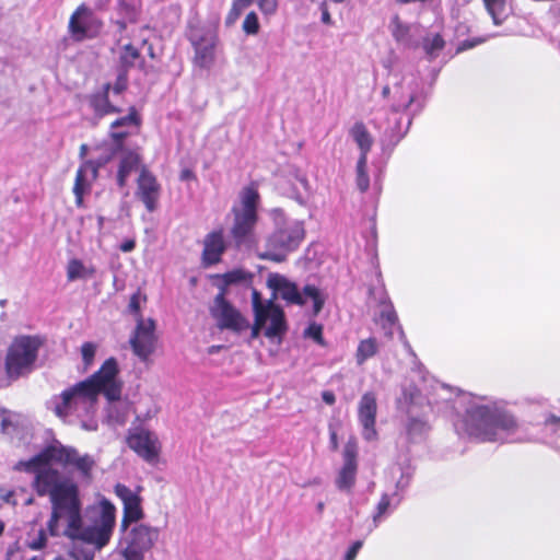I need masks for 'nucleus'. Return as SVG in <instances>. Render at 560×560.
<instances>
[{"label":"nucleus","instance_id":"f257e3e1","mask_svg":"<svg viewBox=\"0 0 560 560\" xmlns=\"http://www.w3.org/2000/svg\"><path fill=\"white\" fill-rule=\"evenodd\" d=\"M82 505L77 485H65L52 493V510L47 522L50 536L63 535L72 540H81L96 549L105 547L113 535L116 509L107 499L86 510L85 523L82 520Z\"/></svg>","mask_w":560,"mask_h":560},{"label":"nucleus","instance_id":"f03ea898","mask_svg":"<svg viewBox=\"0 0 560 560\" xmlns=\"http://www.w3.org/2000/svg\"><path fill=\"white\" fill-rule=\"evenodd\" d=\"M118 374L116 359L108 358L90 377L54 396L48 402L49 408L62 419L69 416L78 418L94 416L101 394L109 401L120 399L122 383L118 380Z\"/></svg>","mask_w":560,"mask_h":560},{"label":"nucleus","instance_id":"7ed1b4c3","mask_svg":"<svg viewBox=\"0 0 560 560\" xmlns=\"http://www.w3.org/2000/svg\"><path fill=\"white\" fill-rule=\"evenodd\" d=\"M456 404L465 406L464 418L455 423L459 435L479 441H497L499 431H512L515 419L502 404L487 397L460 394Z\"/></svg>","mask_w":560,"mask_h":560},{"label":"nucleus","instance_id":"20e7f679","mask_svg":"<svg viewBox=\"0 0 560 560\" xmlns=\"http://www.w3.org/2000/svg\"><path fill=\"white\" fill-rule=\"evenodd\" d=\"M389 75H393L396 81L393 88L385 85L382 89V97L387 101L394 118L393 124L388 121L381 139L384 149H393L405 137L412 117L420 113L423 107L418 97V84L415 80L404 84L399 73L392 69Z\"/></svg>","mask_w":560,"mask_h":560},{"label":"nucleus","instance_id":"39448f33","mask_svg":"<svg viewBox=\"0 0 560 560\" xmlns=\"http://www.w3.org/2000/svg\"><path fill=\"white\" fill-rule=\"evenodd\" d=\"M273 231L268 235L261 257L271 261L282 262L290 253L295 252L305 237L304 222L289 218L282 209L270 211Z\"/></svg>","mask_w":560,"mask_h":560},{"label":"nucleus","instance_id":"423d86ee","mask_svg":"<svg viewBox=\"0 0 560 560\" xmlns=\"http://www.w3.org/2000/svg\"><path fill=\"white\" fill-rule=\"evenodd\" d=\"M259 201L260 196L257 187L250 184L241 190L240 202L235 203L231 209L233 224L230 233L237 248H250L255 243Z\"/></svg>","mask_w":560,"mask_h":560},{"label":"nucleus","instance_id":"0eeeda50","mask_svg":"<svg viewBox=\"0 0 560 560\" xmlns=\"http://www.w3.org/2000/svg\"><path fill=\"white\" fill-rule=\"evenodd\" d=\"M50 460H54L52 447L44 450L27 460L18 462L14 465V469L35 474L34 487L37 494L40 497L49 495L50 503L52 504V493L55 490L60 489L65 485L74 483L63 478L57 469L49 467L48 463Z\"/></svg>","mask_w":560,"mask_h":560},{"label":"nucleus","instance_id":"6e6552de","mask_svg":"<svg viewBox=\"0 0 560 560\" xmlns=\"http://www.w3.org/2000/svg\"><path fill=\"white\" fill-rule=\"evenodd\" d=\"M40 345L39 338L34 336H20L13 340L5 358L10 378H18L33 370Z\"/></svg>","mask_w":560,"mask_h":560},{"label":"nucleus","instance_id":"1a4fd4ad","mask_svg":"<svg viewBox=\"0 0 560 560\" xmlns=\"http://www.w3.org/2000/svg\"><path fill=\"white\" fill-rule=\"evenodd\" d=\"M186 37L194 48L192 62L201 69H210L215 61V50L219 44L217 27L190 22Z\"/></svg>","mask_w":560,"mask_h":560},{"label":"nucleus","instance_id":"9d476101","mask_svg":"<svg viewBox=\"0 0 560 560\" xmlns=\"http://www.w3.org/2000/svg\"><path fill=\"white\" fill-rule=\"evenodd\" d=\"M276 289L280 296L289 304L302 306L306 303L307 299H311L315 315L322 311L325 304L324 293L314 284H306L301 291L296 283L281 277L276 284Z\"/></svg>","mask_w":560,"mask_h":560},{"label":"nucleus","instance_id":"9b49d317","mask_svg":"<svg viewBox=\"0 0 560 560\" xmlns=\"http://www.w3.org/2000/svg\"><path fill=\"white\" fill-rule=\"evenodd\" d=\"M210 314L215 319L219 329L242 331L247 328L248 323L242 314L225 299L224 288L215 295L210 306Z\"/></svg>","mask_w":560,"mask_h":560},{"label":"nucleus","instance_id":"f8f14e48","mask_svg":"<svg viewBox=\"0 0 560 560\" xmlns=\"http://www.w3.org/2000/svg\"><path fill=\"white\" fill-rule=\"evenodd\" d=\"M158 528L140 524L129 532L122 550L125 560H143L144 553L152 548L158 540Z\"/></svg>","mask_w":560,"mask_h":560},{"label":"nucleus","instance_id":"ddd939ff","mask_svg":"<svg viewBox=\"0 0 560 560\" xmlns=\"http://www.w3.org/2000/svg\"><path fill=\"white\" fill-rule=\"evenodd\" d=\"M102 26V21L84 4L77 8L69 21V32L77 42L96 37Z\"/></svg>","mask_w":560,"mask_h":560},{"label":"nucleus","instance_id":"4468645a","mask_svg":"<svg viewBox=\"0 0 560 560\" xmlns=\"http://www.w3.org/2000/svg\"><path fill=\"white\" fill-rule=\"evenodd\" d=\"M127 443L147 463L153 464L159 459L161 443L154 432L143 428H136L129 431Z\"/></svg>","mask_w":560,"mask_h":560},{"label":"nucleus","instance_id":"2eb2a0df","mask_svg":"<svg viewBox=\"0 0 560 560\" xmlns=\"http://www.w3.org/2000/svg\"><path fill=\"white\" fill-rule=\"evenodd\" d=\"M155 325L152 319H138L137 327L130 338V345L133 353L142 361L153 353L155 347Z\"/></svg>","mask_w":560,"mask_h":560},{"label":"nucleus","instance_id":"dca6fc26","mask_svg":"<svg viewBox=\"0 0 560 560\" xmlns=\"http://www.w3.org/2000/svg\"><path fill=\"white\" fill-rule=\"evenodd\" d=\"M52 458L63 465L72 466L83 478H90L95 466L91 455H80L75 448L69 446H52Z\"/></svg>","mask_w":560,"mask_h":560},{"label":"nucleus","instance_id":"f3484780","mask_svg":"<svg viewBox=\"0 0 560 560\" xmlns=\"http://www.w3.org/2000/svg\"><path fill=\"white\" fill-rule=\"evenodd\" d=\"M115 494L121 500L124 505V515L121 520V528L127 530L129 524L143 518L144 514L141 508V498L129 487L117 483L115 486Z\"/></svg>","mask_w":560,"mask_h":560},{"label":"nucleus","instance_id":"a211bd4d","mask_svg":"<svg viewBox=\"0 0 560 560\" xmlns=\"http://www.w3.org/2000/svg\"><path fill=\"white\" fill-rule=\"evenodd\" d=\"M160 195L161 186L156 177L143 167L137 180L136 196L143 202L149 212H153L158 208Z\"/></svg>","mask_w":560,"mask_h":560},{"label":"nucleus","instance_id":"6ab92c4d","mask_svg":"<svg viewBox=\"0 0 560 560\" xmlns=\"http://www.w3.org/2000/svg\"><path fill=\"white\" fill-rule=\"evenodd\" d=\"M376 411L377 404L375 395L371 392L363 394L359 401L358 418L362 425V435L366 441L376 439Z\"/></svg>","mask_w":560,"mask_h":560},{"label":"nucleus","instance_id":"aec40b11","mask_svg":"<svg viewBox=\"0 0 560 560\" xmlns=\"http://www.w3.org/2000/svg\"><path fill=\"white\" fill-rule=\"evenodd\" d=\"M110 83H105L101 89L88 94L85 101L93 112L94 124L105 116L120 113L121 109L109 101Z\"/></svg>","mask_w":560,"mask_h":560},{"label":"nucleus","instance_id":"412c9836","mask_svg":"<svg viewBox=\"0 0 560 560\" xmlns=\"http://www.w3.org/2000/svg\"><path fill=\"white\" fill-rule=\"evenodd\" d=\"M389 31L397 44L405 48H418L422 37L421 26L419 24L404 23L396 14L389 23Z\"/></svg>","mask_w":560,"mask_h":560},{"label":"nucleus","instance_id":"4be33fe9","mask_svg":"<svg viewBox=\"0 0 560 560\" xmlns=\"http://www.w3.org/2000/svg\"><path fill=\"white\" fill-rule=\"evenodd\" d=\"M357 451L351 444H347L343 450V465L336 478L338 490L350 493L357 478Z\"/></svg>","mask_w":560,"mask_h":560},{"label":"nucleus","instance_id":"5701e85b","mask_svg":"<svg viewBox=\"0 0 560 560\" xmlns=\"http://www.w3.org/2000/svg\"><path fill=\"white\" fill-rule=\"evenodd\" d=\"M97 176V165L92 161H85L77 171L73 194L75 196V205L83 206V197L91 189V183Z\"/></svg>","mask_w":560,"mask_h":560},{"label":"nucleus","instance_id":"b1692460","mask_svg":"<svg viewBox=\"0 0 560 560\" xmlns=\"http://www.w3.org/2000/svg\"><path fill=\"white\" fill-rule=\"evenodd\" d=\"M225 252V242L222 230L212 231L203 240L202 261L206 266H212L221 260Z\"/></svg>","mask_w":560,"mask_h":560},{"label":"nucleus","instance_id":"393cba45","mask_svg":"<svg viewBox=\"0 0 560 560\" xmlns=\"http://www.w3.org/2000/svg\"><path fill=\"white\" fill-rule=\"evenodd\" d=\"M259 308L266 316V323L268 320L270 322L269 326L266 328L265 335L269 338L282 335L285 331L283 311L270 301L267 304H262L260 300Z\"/></svg>","mask_w":560,"mask_h":560},{"label":"nucleus","instance_id":"a878e982","mask_svg":"<svg viewBox=\"0 0 560 560\" xmlns=\"http://www.w3.org/2000/svg\"><path fill=\"white\" fill-rule=\"evenodd\" d=\"M145 60L141 56L140 50L135 47L132 44H126L121 47L118 58L117 70L128 72L138 68L140 70L144 69Z\"/></svg>","mask_w":560,"mask_h":560},{"label":"nucleus","instance_id":"bb28decb","mask_svg":"<svg viewBox=\"0 0 560 560\" xmlns=\"http://www.w3.org/2000/svg\"><path fill=\"white\" fill-rule=\"evenodd\" d=\"M350 136L360 149L361 164L368 161V154L372 148L373 139L365 125L361 121L355 122L350 129Z\"/></svg>","mask_w":560,"mask_h":560},{"label":"nucleus","instance_id":"cd10ccee","mask_svg":"<svg viewBox=\"0 0 560 560\" xmlns=\"http://www.w3.org/2000/svg\"><path fill=\"white\" fill-rule=\"evenodd\" d=\"M117 11L121 20H117L116 24L122 32L127 27V23H135L139 15L138 0H117Z\"/></svg>","mask_w":560,"mask_h":560},{"label":"nucleus","instance_id":"c85d7f7f","mask_svg":"<svg viewBox=\"0 0 560 560\" xmlns=\"http://www.w3.org/2000/svg\"><path fill=\"white\" fill-rule=\"evenodd\" d=\"M399 470H400V477L396 481V486H395L396 490L393 493L394 508H397L401 503V501L404 499V492L409 487L411 479L413 477V472H415V469H413V467H411L410 464L400 466Z\"/></svg>","mask_w":560,"mask_h":560},{"label":"nucleus","instance_id":"c756f323","mask_svg":"<svg viewBox=\"0 0 560 560\" xmlns=\"http://www.w3.org/2000/svg\"><path fill=\"white\" fill-rule=\"evenodd\" d=\"M96 269L94 266H85L82 260L73 258L69 260L67 266L68 281H75L78 279L91 278L95 275Z\"/></svg>","mask_w":560,"mask_h":560},{"label":"nucleus","instance_id":"7c9ffc66","mask_svg":"<svg viewBox=\"0 0 560 560\" xmlns=\"http://www.w3.org/2000/svg\"><path fill=\"white\" fill-rule=\"evenodd\" d=\"M139 162V156L133 153H129L121 159L117 172V184L119 187L126 185L130 173L138 167Z\"/></svg>","mask_w":560,"mask_h":560},{"label":"nucleus","instance_id":"2f4dec72","mask_svg":"<svg viewBox=\"0 0 560 560\" xmlns=\"http://www.w3.org/2000/svg\"><path fill=\"white\" fill-rule=\"evenodd\" d=\"M420 44L430 59L438 57L445 46V42L439 33L427 34L422 37V42Z\"/></svg>","mask_w":560,"mask_h":560},{"label":"nucleus","instance_id":"473e14b6","mask_svg":"<svg viewBox=\"0 0 560 560\" xmlns=\"http://www.w3.org/2000/svg\"><path fill=\"white\" fill-rule=\"evenodd\" d=\"M381 319L383 320V326L385 329H388V334H393V328L397 326L399 331V336L401 339H405V334L402 328L398 325V316L394 310V306L390 302H384V308L381 312Z\"/></svg>","mask_w":560,"mask_h":560},{"label":"nucleus","instance_id":"72a5a7b5","mask_svg":"<svg viewBox=\"0 0 560 560\" xmlns=\"http://www.w3.org/2000/svg\"><path fill=\"white\" fill-rule=\"evenodd\" d=\"M377 345L374 338L362 340L357 349V363L363 364L368 359L376 354Z\"/></svg>","mask_w":560,"mask_h":560},{"label":"nucleus","instance_id":"f704fd0d","mask_svg":"<svg viewBox=\"0 0 560 560\" xmlns=\"http://www.w3.org/2000/svg\"><path fill=\"white\" fill-rule=\"evenodd\" d=\"M396 508L393 505V494L384 493L376 505V511L373 514L374 528L378 526L382 517L390 514Z\"/></svg>","mask_w":560,"mask_h":560},{"label":"nucleus","instance_id":"c9c22d12","mask_svg":"<svg viewBox=\"0 0 560 560\" xmlns=\"http://www.w3.org/2000/svg\"><path fill=\"white\" fill-rule=\"evenodd\" d=\"M430 430L427 421L418 418H410L407 423V433L411 440L416 441L424 436Z\"/></svg>","mask_w":560,"mask_h":560},{"label":"nucleus","instance_id":"e433bc0d","mask_svg":"<svg viewBox=\"0 0 560 560\" xmlns=\"http://www.w3.org/2000/svg\"><path fill=\"white\" fill-rule=\"evenodd\" d=\"M253 308L255 313V323L252 328V338H257L260 329L266 325V316L259 308V293L257 291L253 292Z\"/></svg>","mask_w":560,"mask_h":560},{"label":"nucleus","instance_id":"4c0bfd02","mask_svg":"<svg viewBox=\"0 0 560 560\" xmlns=\"http://www.w3.org/2000/svg\"><path fill=\"white\" fill-rule=\"evenodd\" d=\"M140 117L135 107H131L128 115L115 119L110 124V129L119 128H138L140 126Z\"/></svg>","mask_w":560,"mask_h":560},{"label":"nucleus","instance_id":"58836bf2","mask_svg":"<svg viewBox=\"0 0 560 560\" xmlns=\"http://www.w3.org/2000/svg\"><path fill=\"white\" fill-rule=\"evenodd\" d=\"M255 0H233L232 7L225 18V25L232 26L241 16L243 11L250 7Z\"/></svg>","mask_w":560,"mask_h":560},{"label":"nucleus","instance_id":"ea45409f","mask_svg":"<svg viewBox=\"0 0 560 560\" xmlns=\"http://www.w3.org/2000/svg\"><path fill=\"white\" fill-rule=\"evenodd\" d=\"M483 3L494 24H500L505 11V0H483Z\"/></svg>","mask_w":560,"mask_h":560},{"label":"nucleus","instance_id":"a19ab883","mask_svg":"<svg viewBox=\"0 0 560 560\" xmlns=\"http://www.w3.org/2000/svg\"><path fill=\"white\" fill-rule=\"evenodd\" d=\"M220 278L223 281V284L220 288H224V290L226 291L228 285L247 282L249 279V275L248 272L242 269H234L220 276Z\"/></svg>","mask_w":560,"mask_h":560},{"label":"nucleus","instance_id":"79ce46f5","mask_svg":"<svg viewBox=\"0 0 560 560\" xmlns=\"http://www.w3.org/2000/svg\"><path fill=\"white\" fill-rule=\"evenodd\" d=\"M366 164L368 161H364L363 164H361V159H358L355 173H357V186L360 189V191L364 192L368 190L370 186V178L366 173Z\"/></svg>","mask_w":560,"mask_h":560},{"label":"nucleus","instance_id":"37998d69","mask_svg":"<svg viewBox=\"0 0 560 560\" xmlns=\"http://www.w3.org/2000/svg\"><path fill=\"white\" fill-rule=\"evenodd\" d=\"M242 30L246 35H256L258 34L260 30V24L258 20V15L256 12L250 11L246 14L243 24Z\"/></svg>","mask_w":560,"mask_h":560},{"label":"nucleus","instance_id":"c03bdc74","mask_svg":"<svg viewBox=\"0 0 560 560\" xmlns=\"http://www.w3.org/2000/svg\"><path fill=\"white\" fill-rule=\"evenodd\" d=\"M15 422L13 421V415L4 409L0 408V431L3 434H12L15 431Z\"/></svg>","mask_w":560,"mask_h":560},{"label":"nucleus","instance_id":"a18cd8bd","mask_svg":"<svg viewBox=\"0 0 560 560\" xmlns=\"http://www.w3.org/2000/svg\"><path fill=\"white\" fill-rule=\"evenodd\" d=\"M47 544V535L45 529L40 528L35 537H28L26 540V546L32 550H42L46 547Z\"/></svg>","mask_w":560,"mask_h":560},{"label":"nucleus","instance_id":"49530a36","mask_svg":"<svg viewBox=\"0 0 560 560\" xmlns=\"http://www.w3.org/2000/svg\"><path fill=\"white\" fill-rule=\"evenodd\" d=\"M131 128L110 129L109 136L115 144L116 150L124 147L125 139L130 135Z\"/></svg>","mask_w":560,"mask_h":560},{"label":"nucleus","instance_id":"de8ad7c7","mask_svg":"<svg viewBox=\"0 0 560 560\" xmlns=\"http://www.w3.org/2000/svg\"><path fill=\"white\" fill-rule=\"evenodd\" d=\"M127 86L128 74L125 73V71L117 70V77L115 83L113 85L110 84V90H113V92L118 95L126 91Z\"/></svg>","mask_w":560,"mask_h":560},{"label":"nucleus","instance_id":"09e8293b","mask_svg":"<svg viewBox=\"0 0 560 560\" xmlns=\"http://www.w3.org/2000/svg\"><path fill=\"white\" fill-rule=\"evenodd\" d=\"M96 352V346L93 342H84L81 347V354L86 366L91 365Z\"/></svg>","mask_w":560,"mask_h":560},{"label":"nucleus","instance_id":"8fccbe9b","mask_svg":"<svg viewBox=\"0 0 560 560\" xmlns=\"http://www.w3.org/2000/svg\"><path fill=\"white\" fill-rule=\"evenodd\" d=\"M69 559L63 557H57L55 560H93V553L92 552H85L82 550L73 549L69 553Z\"/></svg>","mask_w":560,"mask_h":560},{"label":"nucleus","instance_id":"3c124183","mask_svg":"<svg viewBox=\"0 0 560 560\" xmlns=\"http://www.w3.org/2000/svg\"><path fill=\"white\" fill-rule=\"evenodd\" d=\"M322 326L313 323L305 329V336L314 339L318 343H322Z\"/></svg>","mask_w":560,"mask_h":560},{"label":"nucleus","instance_id":"603ef678","mask_svg":"<svg viewBox=\"0 0 560 560\" xmlns=\"http://www.w3.org/2000/svg\"><path fill=\"white\" fill-rule=\"evenodd\" d=\"M362 545L363 542L361 540L354 541L346 552L345 560H354L358 552L362 548Z\"/></svg>","mask_w":560,"mask_h":560},{"label":"nucleus","instance_id":"864d4df0","mask_svg":"<svg viewBox=\"0 0 560 560\" xmlns=\"http://www.w3.org/2000/svg\"><path fill=\"white\" fill-rule=\"evenodd\" d=\"M485 42V38H474V39H466V40H463L458 48H457V51H463V50H466V49H470L475 46H477L478 44Z\"/></svg>","mask_w":560,"mask_h":560},{"label":"nucleus","instance_id":"5fc2aeb1","mask_svg":"<svg viewBox=\"0 0 560 560\" xmlns=\"http://www.w3.org/2000/svg\"><path fill=\"white\" fill-rule=\"evenodd\" d=\"M319 9H320V12H322V22L324 24L331 25L332 24V20H331L330 13L328 11L327 2L323 1L319 4Z\"/></svg>","mask_w":560,"mask_h":560},{"label":"nucleus","instance_id":"6e6d98bb","mask_svg":"<svg viewBox=\"0 0 560 560\" xmlns=\"http://www.w3.org/2000/svg\"><path fill=\"white\" fill-rule=\"evenodd\" d=\"M545 423L547 425H550L555 429V431L560 430V417H557L555 415H550L546 420Z\"/></svg>","mask_w":560,"mask_h":560},{"label":"nucleus","instance_id":"4d7b16f0","mask_svg":"<svg viewBox=\"0 0 560 560\" xmlns=\"http://www.w3.org/2000/svg\"><path fill=\"white\" fill-rule=\"evenodd\" d=\"M130 312L133 314H139L140 311V301L137 294H133L129 302Z\"/></svg>","mask_w":560,"mask_h":560},{"label":"nucleus","instance_id":"13d9d810","mask_svg":"<svg viewBox=\"0 0 560 560\" xmlns=\"http://www.w3.org/2000/svg\"><path fill=\"white\" fill-rule=\"evenodd\" d=\"M371 114L373 115V118L371 120V122L377 127V128H382V124H381V119H382V116H383V110L382 109H373L371 112Z\"/></svg>","mask_w":560,"mask_h":560},{"label":"nucleus","instance_id":"bf43d9fd","mask_svg":"<svg viewBox=\"0 0 560 560\" xmlns=\"http://www.w3.org/2000/svg\"><path fill=\"white\" fill-rule=\"evenodd\" d=\"M136 247V242L133 240H126L119 245V249L124 253H129L133 250Z\"/></svg>","mask_w":560,"mask_h":560},{"label":"nucleus","instance_id":"052dcab7","mask_svg":"<svg viewBox=\"0 0 560 560\" xmlns=\"http://www.w3.org/2000/svg\"><path fill=\"white\" fill-rule=\"evenodd\" d=\"M82 427L85 429V430H89V431H95L97 429V423L96 421H94L92 419V416H90L88 418V421L85 420H82Z\"/></svg>","mask_w":560,"mask_h":560},{"label":"nucleus","instance_id":"680f3d73","mask_svg":"<svg viewBox=\"0 0 560 560\" xmlns=\"http://www.w3.org/2000/svg\"><path fill=\"white\" fill-rule=\"evenodd\" d=\"M322 397L323 400L328 405H332L336 400L335 395L331 392H324Z\"/></svg>","mask_w":560,"mask_h":560},{"label":"nucleus","instance_id":"e2e57ef3","mask_svg":"<svg viewBox=\"0 0 560 560\" xmlns=\"http://www.w3.org/2000/svg\"><path fill=\"white\" fill-rule=\"evenodd\" d=\"M330 444H331L332 450H337L338 441H337V433L335 431L330 432Z\"/></svg>","mask_w":560,"mask_h":560},{"label":"nucleus","instance_id":"0e129e2a","mask_svg":"<svg viewBox=\"0 0 560 560\" xmlns=\"http://www.w3.org/2000/svg\"><path fill=\"white\" fill-rule=\"evenodd\" d=\"M298 180H299V183H300V184H301L305 189H307V187H308V182H307V179H306V177H305V176H299V177H298Z\"/></svg>","mask_w":560,"mask_h":560},{"label":"nucleus","instance_id":"69168bd1","mask_svg":"<svg viewBox=\"0 0 560 560\" xmlns=\"http://www.w3.org/2000/svg\"><path fill=\"white\" fill-rule=\"evenodd\" d=\"M148 54L153 58L154 57V49L152 45H149L148 47Z\"/></svg>","mask_w":560,"mask_h":560},{"label":"nucleus","instance_id":"338daca9","mask_svg":"<svg viewBox=\"0 0 560 560\" xmlns=\"http://www.w3.org/2000/svg\"><path fill=\"white\" fill-rule=\"evenodd\" d=\"M97 223H98V228L102 229L103 224H104V218L102 215H100L97 218Z\"/></svg>","mask_w":560,"mask_h":560},{"label":"nucleus","instance_id":"774afa93","mask_svg":"<svg viewBox=\"0 0 560 560\" xmlns=\"http://www.w3.org/2000/svg\"><path fill=\"white\" fill-rule=\"evenodd\" d=\"M190 176V172L189 171H184L182 173V178L185 179V178H188Z\"/></svg>","mask_w":560,"mask_h":560}]
</instances>
